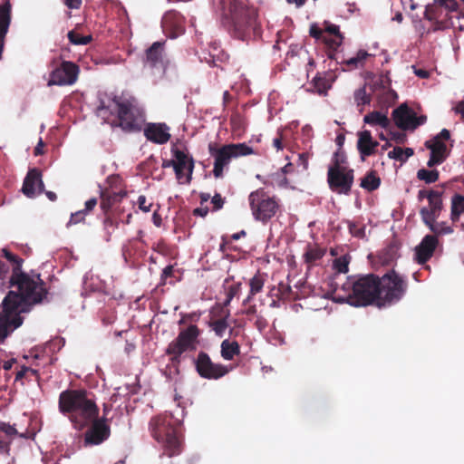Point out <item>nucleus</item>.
I'll return each mask as SVG.
<instances>
[{
	"mask_svg": "<svg viewBox=\"0 0 464 464\" xmlns=\"http://www.w3.org/2000/svg\"><path fill=\"white\" fill-rule=\"evenodd\" d=\"M85 216H86L85 210H79L75 213H72L71 215L69 222L67 223V227H70L72 225H76L81 222H84Z\"/></svg>",
	"mask_w": 464,
	"mask_h": 464,
	"instance_id": "603ef678",
	"label": "nucleus"
},
{
	"mask_svg": "<svg viewBox=\"0 0 464 464\" xmlns=\"http://www.w3.org/2000/svg\"><path fill=\"white\" fill-rule=\"evenodd\" d=\"M310 35L321 41L327 48V56L330 59L334 58L335 51L341 46L343 36L341 31H309Z\"/></svg>",
	"mask_w": 464,
	"mask_h": 464,
	"instance_id": "a211bd4d",
	"label": "nucleus"
},
{
	"mask_svg": "<svg viewBox=\"0 0 464 464\" xmlns=\"http://www.w3.org/2000/svg\"><path fill=\"white\" fill-rule=\"evenodd\" d=\"M97 198H90L89 200H87L85 202V208L83 210L86 211V214L89 213L90 211H92L95 206L97 205Z\"/></svg>",
	"mask_w": 464,
	"mask_h": 464,
	"instance_id": "680f3d73",
	"label": "nucleus"
},
{
	"mask_svg": "<svg viewBox=\"0 0 464 464\" xmlns=\"http://www.w3.org/2000/svg\"><path fill=\"white\" fill-rule=\"evenodd\" d=\"M326 250L317 246L307 245L303 255L304 263L308 270L317 266L324 256Z\"/></svg>",
	"mask_w": 464,
	"mask_h": 464,
	"instance_id": "a878e982",
	"label": "nucleus"
},
{
	"mask_svg": "<svg viewBox=\"0 0 464 464\" xmlns=\"http://www.w3.org/2000/svg\"><path fill=\"white\" fill-rule=\"evenodd\" d=\"M450 138V133L447 129H442L441 131L436 135L433 139H438V140H448Z\"/></svg>",
	"mask_w": 464,
	"mask_h": 464,
	"instance_id": "052dcab7",
	"label": "nucleus"
},
{
	"mask_svg": "<svg viewBox=\"0 0 464 464\" xmlns=\"http://www.w3.org/2000/svg\"><path fill=\"white\" fill-rule=\"evenodd\" d=\"M413 154L414 151L411 148L395 147L392 150L388 152V157L401 162H405Z\"/></svg>",
	"mask_w": 464,
	"mask_h": 464,
	"instance_id": "72a5a7b5",
	"label": "nucleus"
},
{
	"mask_svg": "<svg viewBox=\"0 0 464 464\" xmlns=\"http://www.w3.org/2000/svg\"><path fill=\"white\" fill-rule=\"evenodd\" d=\"M348 228H349V232L353 237H356L358 238H362L365 235V227H360L359 225H357L353 222H349Z\"/></svg>",
	"mask_w": 464,
	"mask_h": 464,
	"instance_id": "3c124183",
	"label": "nucleus"
},
{
	"mask_svg": "<svg viewBox=\"0 0 464 464\" xmlns=\"http://www.w3.org/2000/svg\"><path fill=\"white\" fill-rule=\"evenodd\" d=\"M435 4L448 9L450 13L458 10V2L456 0H434Z\"/></svg>",
	"mask_w": 464,
	"mask_h": 464,
	"instance_id": "864d4df0",
	"label": "nucleus"
},
{
	"mask_svg": "<svg viewBox=\"0 0 464 464\" xmlns=\"http://www.w3.org/2000/svg\"><path fill=\"white\" fill-rule=\"evenodd\" d=\"M79 67L72 62H63L51 74L50 84L71 85L75 82Z\"/></svg>",
	"mask_w": 464,
	"mask_h": 464,
	"instance_id": "dca6fc26",
	"label": "nucleus"
},
{
	"mask_svg": "<svg viewBox=\"0 0 464 464\" xmlns=\"http://www.w3.org/2000/svg\"><path fill=\"white\" fill-rule=\"evenodd\" d=\"M195 367L198 375L208 380H218L228 373L229 369L221 364L212 362L209 355L205 352H199L196 360Z\"/></svg>",
	"mask_w": 464,
	"mask_h": 464,
	"instance_id": "4468645a",
	"label": "nucleus"
},
{
	"mask_svg": "<svg viewBox=\"0 0 464 464\" xmlns=\"http://www.w3.org/2000/svg\"><path fill=\"white\" fill-rule=\"evenodd\" d=\"M174 276V266L172 265L167 266L160 275V285H165L166 284H173V281H168L169 278H172Z\"/></svg>",
	"mask_w": 464,
	"mask_h": 464,
	"instance_id": "de8ad7c7",
	"label": "nucleus"
},
{
	"mask_svg": "<svg viewBox=\"0 0 464 464\" xmlns=\"http://www.w3.org/2000/svg\"><path fill=\"white\" fill-rule=\"evenodd\" d=\"M208 213V208H197L193 210V215L197 217L205 218Z\"/></svg>",
	"mask_w": 464,
	"mask_h": 464,
	"instance_id": "0e129e2a",
	"label": "nucleus"
},
{
	"mask_svg": "<svg viewBox=\"0 0 464 464\" xmlns=\"http://www.w3.org/2000/svg\"><path fill=\"white\" fill-rule=\"evenodd\" d=\"M226 202L225 198H223L219 193H215L211 198V203L213 205L212 211L220 210Z\"/></svg>",
	"mask_w": 464,
	"mask_h": 464,
	"instance_id": "5fc2aeb1",
	"label": "nucleus"
},
{
	"mask_svg": "<svg viewBox=\"0 0 464 464\" xmlns=\"http://www.w3.org/2000/svg\"><path fill=\"white\" fill-rule=\"evenodd\" d=\"M347 168H349V167L347 165L346 155H345L344 151H343L342 150H338L336 152H334L333 159H332V163L328 167V169H347Z\"/></svg>",
	"mask_w": 464,
	"mask_h": 464,
	"instance_id": "4c0bfd02",
	"label": "nucleus"
},
{
	"mask_svg": "<svg viewBox=\"0 0 464 464\" xmlns=\"http://www.w3.org/2000/svg\"><path fill=\"white\" fill-rule=\"evenodd\" d=\"M183 19V16L178 12H168L162 18V24L169 29H181Z\"/></svg>",
	"mask_w": 464,
	"mask_h": 464,
	"instance_id": "7c9ffc66",
	"label": "nucleus"
},
{
	"mask_svg": "<svg viewBox=\"0 0 464 464\" xmlns=\"http://www.w3.org/2000/svg\"><path fill=\"white\" fill-rule=\"evenodd\" d=\"M169 128L165 123H149L144 129L147 140L156 144H165L170 139Z\"/></svg>",
	"mask_w": 464,
	"mask_h": 464,
	"instance_id": "4be33fe9",
	"label": "nucleus"
},
{
	"mask_svg": "<svg viewBox=\"0 0 464 464\" xmlns=\"http://www.w3.org/2000/svg\"><path fill=\"white\" fill-rule=\"evenodd\" d=\"M96 113L103 119L116 113L119 126L126 131L140 130L145 122L144 111L132 97L115 96L107 101L100 99Z\"/></svg>",
	"mask_w": 464,
	"mask_h": 464,
	"instance_id": "7ed1b4c3",
	"label": "nucleus"
},
{
	"mask_svg": "<svg viewBox=\"0 0 464 464\" xmlns=\"http://www.w3.org/2000/svg\"><path fill=\"white\" fill-rule=\"evenodd\" d=\"M2 256L10 264L11 276L5 284L7 288L16 287L18 294L25 295L28 293L31 295L46 297L47 291L44 281L40 278V275L36 276V279H34L28 274L22 271L23 258L6 248L2 249Z\"/></svg>",
	"mask_w": 464,
	"mask_h": 464,
	"instance_id": "423d86ee",
	"label": "nucleus"
},
{
	"mask_svg": "<svg viewBox=\"0 0 464 464\" xmlns=\"http://www.w3.org/2000/svg\"><path fill=\"white\" fill-rule=\"evenodd\" d=\"M137 202H138L139 208L141 211L148 213L151 210L152 203L147 204V198L144 195L139 196Z\"/></svg>",
	"mask_w": 464,
	"mask_h": 464,
	"instance_id": "6e6d98bb",
	"label": "nucleus"
},
{
	"mask_svg": "<svg viewBox=\"0 0 464 464\" xmlns=\"http://www.w3.org/2000/svg\"><path fill=\"white\" fill-rule=\"evenodd\" d=\"M449 25L445 29L450 27L451 29H464V15L460 14L458 10L450 13L449 16Z\"/></svg>",
	"mask_w": 464,
	"mask_h": 464,
	"instance_id": "c03bdc74",
	"label": "nucleus"
},
{
	"mask_svg": "<svg viewBox=\"0 0 464 464\" xmlns=\"http://www.w3.org/2000/svg\"><path fill=\"white\" fill-rule=\"evenodd\" d=\"M380 276L368 274L349 276L342 285L332 284V298L336 303H347L353 306H367L379 301Z\"/></svg>",
	"mask_w": 464,
	"mask_h": 464,
	"instance_id": "f257e3e1",
	"label": "nucleus"
},
{
	"mask_svg": "<svg viewBox=\"0 0 464 464\" xmlns=\"http://www.w3.org/2000/svg\"><path fill=\"white\" fill-rule=\"evenodd\" d=\"M64 4L66 6L72 9H77L82 5V0H64Z\"/></svg>",
	"mask_w": 464,
	"mask_h": 464,
	"instance_id": "69168bd1",
	"label": "nucleus"
},
{
	"mask_svg": "<svg viewBox=\"0 0 464 464\" xmlns=\"http://www.w3.org/2000/svg\"><path fill=\"white\" fill-rule=\"evenodd\" d=\"M439 245V238L430 234L426 235L420 243L415 247V260L418 264L423 265L433 256Z\"/></svg>",
	"mask_w": 464,
	"mask_h": 464,
	"instance_id": "aec40b11",
	"label": "nucleus"
},
{
	"mask_svg": "<svg viewBox=\"0 0 464 464\" xmlns=\"http://www.w3.org/2000/svg\"><path fill=\"white\" fill-rule=\"evenodd\" d=\"M265 281L260 274L255 275L249 282V295L245 302H249L250 299L256 295V294L260 293L264 287Z\"/></svg>",
	"mask_w": 464,
	"mask_h": 464,
	"instance_id": "f704fd0d",
	"label": "nucleus"
},
{
	"mask_svg": "<svg viewBox=\"0 0 464 464\" xmlns=\"http://www.w3.org/2000/svg\"><path fill=\"white\" fill-rule=\"evenodd\" d=\"M67 36L73 44H87L92 39V35L82 36L78 31H69Z\"/></svg>",
	"mask_w": 464,
	"mask_h": 464,
	"instance_id": "a18cd8bd",
	"label": "nucleus"
},
{
	"mask_svg": "<svg viewBox=\"0 0 464 464\" xmlns=\"http://www.w3.org/2000/svg\"><path fill=\"white\" fill-rule=\"evenodd\" d=\"M357 136V150L361 159L364 160L366 157L375 154L379 142L372 139L371 131L362 130L358 132Z\"/></svg>",
	"mask_w": 464,
	"mask_h": 464,
	"instance_id": "b1692460",
	"label": "nucleus"
},
{
	"mask_svg": "<svg viewBox=\"0 0 464 464\" xmlns=\"http://www.w3.org/2000/svg\"><path fill=\"white\" fill-rule=\"evenodd\" d=\"M440 172L437 169L428 170L420 169L417 171V179L424 181L427 184L435 183L439 180Z\"/></svg>",
	"mask_w": 464,
	"mask_h": 464,
	"instance_id": "c9c22d12",
	"label": "nucleus"
},
{
	"mask_svg": "<svg viewBox=\"0 0 464 464\" xmlns=\"http://www.w3.org/2000/svg\"><path fill=\"white\" fill-rule=\"evenodd\" d=\"M395 124L401 130H411L416 120V113L407 104H401L392 111Z\"/></svg>",
	"mask_w": 464,
	"mask_h": 464,
	"instance_id": "393cba45",
	"label": "nucleus"
},
{
	"mask_svg": "<svg viewBox=\"0 0 464 464\" xmlns=\"http://www.w3.org/2000/svg\"><path fill=\"white\" fill-rule=\"evenodd\" d=\"M426 121H427V117H426V116L421 115V116H420V117H418V116L416 115V120H413L414 124H413V125H411V130H414V129H416L417 127H419V126H420V125L424 124V123L426 122Z\"/></svg>",
	"mask_w": 464,
	"mask_h": 464,
	"instance_id": "e2e57ef3",
	"label": "nucleus"
},
{
	"mask_svg": "<svg viewBox=\"0 0 464 464\" xmlns=\"http://www.w3.org/2000/svg\"><path fill=\"white\" fill-rule=\"evenodd\" d=\"M119 213H107L104 214L103 225L106 229L111 228L112 230L118 227V221L115 216Z\"/></svg>",
	"mask_w": 464,
	"mask_h": 464,
	"instance_id": "09e8293b",
	"label": "nucleus"
},
{
	"mask_svg": "<svg viewBox=\"0 0 464 464\" xmlns=\"http://www.w3.org/2000/svg\"><path fill=\"white\" fill-rule=\"evenodd\" d=\"M298 160H299L300 164L303 165V168L304 169H306L307 166H308V156H307V154H305V153L299 154Z\"/></svg>",
	"mask_w": 464,
	"mask_h": 464,
	"instance_id": "774afa93",
	"label": "nucleus"
},
{
	"mask_svg": "<svg viewBox=\"0 0 464 464\" xmlns=\"http://www.w3.org/2000/svg\"><path fill=\"white\" fill-rule=\"evenodd\" d=\"M228 315H229V312H227L224 317L211 321L209 323V326L211 327V329L215 332V334L218 337H222L224 335L227 328L228 327V324H227Z\"/></svg>",
	"mask_w": 464,
	"mask_h": 464,
	"instance_id": "e433bc0d",
	"label": "nucleus"
},
{
	"mask_svg": "<svg viewBox=\"0 0 464 464\" xmlns=\"http://www.w3.org/2000/svg\"><path fill=\"white\" fill-rule=\"evenodd\" d=\"M363 121L372 126H381L382 128H388L390 126L389 118L377 111H373L366 114L363 118Z\"/></svg>",
	"mask_w": 464,
	"mask_h": 464,
	"instance_id": "c85d7f7f",
	"label": "nucleus"
},
{
	"mask_svg": "<svg viewBox=\"0 0 464 464\" xmlns=\"http://www.w3.org/2000/svg\"><path fill=\"white\" fill-rule=\"evenodd\" d=\"M464 215V196L455 193L450 201V220L452 224L459 221L460 216Z\"/></svg>",
	"mask_w": 464,
	"mask_h": 464,
	"instance_id": "cd10ccee",
	"label": "nucleus"
},
{
	"mask_svg": "<svg viewBox=\"0 0 464 464\" xmlns=\"http://www.w3.org/2000/svg\"><path fill=\"white\" fill-rule=\"evenodd\" d=\"M438 218H434L424 223L425 227L429 228L431 236H435L438 238L440 236L450 235L454 233V227L449 225L447 221L438 222Z\"/></svg>",
	"mask_w": 464,
	"mask_h": 464,
	"instance_id": "bb28decb",
	"label": "nucleus"
},
{
	"mask_svg": "<svg viewBox=\"0 0 464 464\" xmlns=\"http://www.w3.org/2000/svg\"><path fill=\"white\" fill-rule=\"evenodd\" d=\"M312 83L315 89V92L320 95H325L328 90L331 88L329 81L325 77L320 75H316L314 78Z\"/></svg>",
	"mask_w": 464,
	"mask_h": 464,
	"instance_id": "58836bf2",
	"label": "nucleus"
},
{
	"mask_svg": "<svg viewBox=\"0 0 464 464\" xmlns=\"http://www.w3.org/2000/svg\"><path fill=\"white\" fill-rule=\"evenodd\" d=\"M369 55L370 54L366 51L360 50L355 56L346 60L345 63L352 68L362 67Z\"/></svg>",
	"mask_w": 464,
	"mask_h": 464,
	"instance_id": "a19ab883",
	"label": "nucleus"
},
{
	"mask_svg": "<svg viewBox=\"0 0 464 464\" xmlns=\"http://www.w3.org/2000/svg\"><path fill=\"white\" fill-rule=\"evenodd\" d=\"M166 40L154 42L145 52L144 63L150 68L162 67L164 63L163 50Z\"/></svg>",
	"mask_w": 464,
	"mask_h": 464,
	"instance_id": "5701e85b",
	"label": "nucleus"
},
{
	"mask_svg": "<svg viewBox=\"0 0 464 464\" xmlns=\"http://www.w3.org/2000/svg\"><path fill=\"white\" fill-rule=\"evenodd\" d=\"M11 276L10 266L5 262L0 260V286L3 289H8L6 287V283L9 280Z\"/></svg>",
	"mask_w": 464,
	"mask_h": 464,
	"instance_id": "49530a36",
	"label": "nucleus"
},
{
	"mask_svg": "<svg viewBox=\"0 0 464 464\" xmlns=\"http://www.w3.org/2000/svg\"><path fill=\"white\" fill-rule=\"evenodd\" d=\"M445 184H441L437 188H423L418 191L417 198L419 201L427 199L428 205L420 208V216L422 223H426L434 218H439L445 208L443 195Z\"/></svg>",
	"mask_w": 464,
	"mask_h": 464,
	"instance_id": "9b49d317",
	"label": "nucleus"
},
{
	"mask_svg": "<svg viewBox=\"0 0 464 464\" xmlns=\"http://www.w3.org/2000/svg\"><path fill=\"white\" fill-rule=\"evenodd\" d=\"M108 187L105 188H112L114 190H119L120 188H123L121 182L122 179L119 175H111L107 178Z\"/></svg>",
	"mask_w": 464,
	"mask_h": 464,
	"instance_id": "8fccbe9b",
	"label": "nucleus"
},
{
	"mask_svg": "<svg viewBox=\"0 0 464 464\" xmlns=\"http://www.w3.org/2000/svg\"><path fill=\"white\" fill-rule=\"evenodd\" d=\"M425 147L430 150V159L427 162L429 168L440 165L447 159V146L442 140L430 139L425 141Z\"/></svg>",
	"mask_w": 464,
	"mask_h": 464,
	"instance_id": "412c9836",
	"label": "nucleus"
},
{
	"mask_svg": "<svg viewBox=\"0 0 464 464\" xmlns=\"http://www.w3.org/2000/svg\"><path fill=\"white\" fill-rule=\"evenodd\" d=\"M171 154L174 158V172L180 184H189L195 167L194 159L186 148L180 149L178 145L171 146Z\"/></svg>",
	"mask_w": 464,
	"mask_h": 464,
	"instance_id": "f8f14e48",
	"label": "nucleus"
},
{
	"mask_svg": "<svg viewBox=\"0 0 464 464\" xmlns=\"http://www.w3.org/2000/svg\"><path fill=\"white\" fill-rule=\"evenodd\" d=\"M199 335L200 330L196 324H189L186 329H182L166 349V354L170 356L167 368H169L170 371L173 369L174 373L178 374L182 353L197 349Z\"/></svg>",
	"mask_w": 464,
	"mask_h": 464,
	"instance_id": "6e6552de",
	"label": "nucleus"
},
{
	"mask_svg": "<svg viewBox=\"0 0 464 464\" xmlns=\"http://www.w3.org/2000/svg\"><path fill=\"white\" fill-rule=\"evenodd\" d=\"M10 445L11 440H5L0 439V454L9 456L10 455Z\"/></svg>",
	"mask_w": 464,
	"mask_h": 464,
	"instance_id": "bf43d9fd",
	"label": "nucleus"
},
{
	"mask_svg": "<svg viewBox=\"0 0 464 464\" xmlns=\"http://www.w3.org/2000/svg\"><path fill=\"white\" fill-rule=\"evenodd\" d=\"M58 408L68 415L73 427L82 430L99 416V408L92 393L85 389H67L59 395Z\"/></svg>",
	"mask_w": 464,
	"mask_h": 464,
	"instance_id": "f03ea898",
	"label": "nucleus"
},
{
	"mask_svg": "<svg viewBox=\"0 0 464 464\" xmlns=\"http://www.w3.org/2000/svg\"><path fill=\"white\" fill-rule=\"evenodd\" d=\"M278 291L280 293L281 298L288 299L291 297L292 290H291V286L289 285L280 283L278 285Z\"/></svg>",
	"mask_w": 464,
	"mask_h": 464,
	"instance_id": "13d9d810",
	"label": "nucleus"
},
{
	"mask_svg": "<svg viewBox=\"0 0 464 464\" xmlns=\"http://www.w3.org/2000/svg\"><path fill=\"white\" fill-rule=\"evenodd\" d=\"M208 152L214 159L212 173L216 179L224 177L225 169L233 159L248 156L254 153L253 149L246 143H230L220 147L217 143L208 144Z\"/></svg>",
	"mask_w": 464,
	"mask_h": 464,
	"instance_id": "0eeeda50",
	"label": "nucleus"
},
{
	"mask_svg": "<svg viewBox=\"0 0 464 464\" xmlns=\"http://www.w3.org/2000/svg\"><path fill=\"white\" fill-rule=\"evenodd\" d=\"M221 356L227 361L233 360L236 355L240 353V346L237 341L230 342L228 339L221 343Z\"/></svg>",
	"mask_w": 464,
	"mask_h": 464,
	"instance_id": "c756f323",
	"label": "nucleus"
},
{
	"mask_svg": "<svg viewBox=\"0 0 464 464\" xmlns=\"http://www.w3.org/2000/svg\"><path fill=\"white\" fill-rule=\"evenodd\" d=\"M180 421L171 413H163L150 419L149 430L155 440L162 445L164 454L173 457L180 454L182 442L179 428Z\"/></svg>",
	"mask_w": 464,
	"mask_h": 464,
	"instance_id": "39448f33",
	"label": "nucleus"
},
{
	"mask_svg": "<svg viewBox=\"0 0 464 464\" xmlns=\"http://www.w3.org/2000/svg\"><path fill=\"white\" fill-rule=\"evenodd\" d=\"M44 298L13 290L7 293L0 305V343L23 324L20 314L28 312L32 304L41 303Z\"/></svg>",
	"mask_w": 464,
	"mask_h": 464,
	"instance_id": "20e7f679",
	"label": "nucleus"
},
{
	"mask_svg": "<svg viewBox=\"0 0 464 464\" xmlns=\"http://www.w3.org/2000/svg\"><path fill=\"white\" fill-rule=\"evenodd\" d=\"M152 222H153V224H154L156 227H160L161 226V224H162V218H161V216L158 213V211H157V210H155V211L153 212V215H152Z\"/></svg>",
	"mask_w": 464,
	"mask_h": 464,
	"instance_id": "338daca9",
	"label": "nucleus"
},
{
	"mask_svg": "<svg viewBox=\"0 0 464 464\" xmlns=\"http://www.w3.org/2000/svg\"><path fill=\"white\" fill-rule=\"evenodd\" d=\"M369 55L370 54L366 51L360 50L355 56L346 60L345 63L352 68L362 67Z\"/></svg>",
	"mask_w": 464,
	"mask_h": 464,
	"instance_id": "79ce46f5",
	"label": "nucleus"
},
{
	"mask_svg": "<svg viewBox=\"0 0 464 464\" xmlns=\"http://www.w3.org/2000/svg\"><path fill=\"white\" fill-rule=\"evenodd\" d=\"M249 207L254 218L263 224L268 223L280 211V200L260 188L248 196Z\"/></svg>",
	"mask_w": 464,
	"mask_h": 464,
	"instance_id": "1a4fd4ad",
	"label": "nucleus"
},
{
	"mask_svg": "<svg viewBox=\"0 0 464 464\" xmlns=\"http://www.w3.org/2000/svg\"><path fill=\"white\" fill-rule=\"evenodd\" d=\"M348 264H349V261L346 259V257L341 256L334 260V267L336 269L338 274H341V273L344 274L348 271ZM339 279H340V275H335L333 278L331 285L334 282H338Z\"/></svg>",
	"mask_w": 464,
	"mask_h": 464,
	"instance_id": "37998d69",
	"label": "nucleus"
},
{
	"mask_svg": "<svg viewBox=\"0 0 464 464\" xmlns=\"http://www.w3.org/2000/svg\"><path fill=\"white\" fill-rule=\"evenodd\" d=\"M360 185L368 191H373L380 187L381 179L374 170H371L362 179Z\"/></svg>",
	"mask_w": 464,
	"mask_h": 464,
	"instance_id": "473e14b6",
	"label": "nucleus"
},
{
	"mask_svg": "<svg viewBox=\"0 0 464 464\" xmlns=\"http://www.w3.org/2000/svg\"><path fill=\"white\" fill-rule=\"evenodd\" d=\"M10 10L11 5L8 1H6L3 5L0 6V29H8L10 25Z\"/></svg>",
	"mask_w": 464,
	"mask_h": 464,
	"instance_id": "ea45409f",
	"label": "nucleus"
},
{
	"mask_svg": "<svg viewBox=\"0 0 464 464\" xmlns=\"http://www.w3.org/2000/svg\"><path fill=\"white\" fill-rule=\"evenodd\" d=\"M0 430L5 433L7 436L18 435L16 429L6 422L0 423Z\"/></svg>",
	"mask_w": 464,
	"mask_h": 464,
	"instance_id": "4d7b16f0",
	"label": "nucleus"
},
{
	"mask_svg": "<svg viewBox=\"0 0 464 464\" xmlns=\"http://www.w3.org/2000/svg\"><path fill=\"white\" fill-rule=\"evenodd\" d=\"M379 302L382 304H392L399 302L405 295L408 284L406 279L391 270L380 277Z\"/></svg>",
	"mask_w": 464,
	"mask_h": 464,
	"instance_id": "9d476101",
	"label": "nucleus"
},
{
	"mask_svg": "<svg viewBox=\"0 0 464 464\" xmlns=\"http://www.w3.org/2000/svg\"><path fill=\"white\" fill-rule=\"evenodd\" d=\"M354 102L360 113L364 110L365 105H369L372 102V95L366 92L365 86L358 88L353 92Z\"/></svg>",
	"mask_w": 464,
	"mask_h": 464,
	"instance_id": "2f4dec72",
	"label": "nucleus"
},
{
	"mask_svg": "<svg viewBox=\"0 0 464 464\" xmlns=\"http://www.w3.org/2000/svg\"><path fill=\"white\" fill-rule=\"evenodd\" d=\"M106 418H95L90 423L84 434V444L86 446L99 445L105 441L111 434L110 426L106 423Z\"/></svg>",
	"mask_w": 464,
	"mask_h": 464,
	"instance_id": "2eb2a0df",
	"label": "nucleus"
},
{
	"mask_svg": "<svg viewBox=\"0 0 464 464\" xmlns=\"http://www.w3.org/2000/svg\"><path fill=\"white\" fill-rule=\"evenodd\" d=\"M44 191V184L40 169L34 168L28 170L22 187V192L29 198H34Z\"/></svg>",
	"mask_w": 464,
	"mask_h": 464,
	"instance_id": "6ab92c4d",
	"label": "nucleus"
},
{
	"mask_svg": "<svg viewBox=\"0 0 464 464\" xmlns=\"http://www.w3.org/2000/svg\"><path fill=\"white\" fill-rule=\"evenodd\" d=\"M126 197L127 191L124 188L119 190L112 188L102 189L100 207L103 214L121 213L120 204Z\"/></svg>",
	"mask_w": 464,
	"mask_h": 464,
	"instance_id": "f3484780",
	"label": "nucleus"
},
{
	"mask_svg": "<svg viewBox=\"0 0 464 464\" xmlns=\"http://www.w3.org/2000/svg\"><path fill=\"white\" fill-rule=\"evenodd\" d=\"M354 180V170L347 169H328L327 183L330 189L337 194L349 195Z\"/></svg>",
	"mask_w": 464,
	"mask_h": 464,
	"instance_id": "ddd939ff",
	"label": "nucleus"
}]
</instances>
